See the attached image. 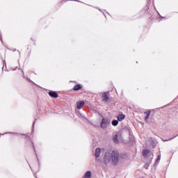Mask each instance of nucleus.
Listing matches in <instances>:
<instances>
[{"instance_id": "nucleus-10", "label": "nucleus", "mask_w": 178, "mask_h": 178, "mask_svg": "<svg viewBox=\"0 0 178 178\" xmlns=\"http://www.w3.org/2000/svg\"><path fill=\"white\" fill-rule=\"evenodd\" d=\"M81 87H82L81 85L77 84L74 86L73 90L74 91H79V90H81Z\"/></svg>"}, {"instance_id": "nucleus-14", "label": "nucleus", "mask_w": 178, "mask_h": 178, "mask_svg": "<svg viewBox=\"0 0 178 178\" xmlns=\"http://www.w3.org/2000/svg\"><path fill=\"white\" fill-rule=\"evenodd\" d=\"M149 5H151V1H148L147 3V8H146V10H148V9H149Z\"/></svg>"}, {"instance_id": "nucleus-2", "label": "nucleus", "mask_w": 178, "mask_h": 178, "mask_svg": "<svg viewBox=\"0 0 178 178\" xmlns=\"http://www.w3.org/2000/svg\"><path fill=\"white\" fill-rule=\"evenodd\" d=\"M111 126V120L109 118H102L100 127L103 129H108Z\"/></svg>"}, {"instance_id": "nucleus-20", "label": "nucleus", "mask_w": 178, "mask_h": 178, "mask_svg": "<svg viewBox=\"0 0 178 178\" xmlns=\"http://www.w3.org/2000/svg\"><path fill=\"white\" fill-rule=\"evenodd\" d=\"M80 116H81V118H84V117H83V115H81V114H80Z\"/></svg>"}, {"instance_id": "nucleus-15", "label": "nucleus", "mask_w": 178, "mask_h": 178, "mask_svg": "<svg viewBox=\"0 0 178 178\" xmlns=\"http://www.w3.org/2000/svg\"><path fill=\"white\" fill-rule=\"evenodd\" d=\"M159 161H161V154H159L158 156H157V159L156 160V162L157 163H159Z\"/></svg>"}, {"instance_id": "nucleus-8", "label": "nucleus", "mask_w": 178, "mask_h": 178, "mask_svg": "<svg viewBox=\"0 0 178 178\" xmlns=\"http://www.w3.org/2000/svg\"><path fill=\"white\" fill-rule=\"evenodd\" d=\"M99 155H101V149L97 148L95 152V156L99 158Z\"/></svg>"}, {"instance_id": "nucleus-17", "label": "nucleus", "mask_w": 178, "mask_h": 178, "mask_svg": "<svg viewBox=\"0 0 178 178\" xmlns=\"http://www.w3.org/2000/svg\"><path fill=\"white\" fill-rule=\"evenodd\" d=\"M0 40L1 41H2V35H1V33H0Z\"/></svg>"}, {"instance_id": "nucleus-3", "label": "nucleus", "mask_w": 178, "mask_h": 178, "mask_svg": "<svg viewBox=\"0 0 178 178\" xmlns=\"http://www.w3.org/2000/svg\"><path fill=\"white\" fill-rule=\"evenodd\" d=\"M102 97L103 101L104 102H108L110 99L109 95H108L106 92H102Z\"/></svg>"}, {"instance_id": "nucleus-16", "label": "nucleus", "mask_w": 178, "mask_h": 178, "mask_svg": "<svg viewBox=\"0 0 178 178\" xmlns=\"http://www.w3.org/2000/svg\"><path fill=\"white\" fill-rule=\"evenodd\" d=\"M176 137H177V135L173 137V138H170V139L165 140H164V141H170V140H173V138H176Z\"/></svg>"}, {"instance_id": "nucleus-19", "label": "nucleus", "mask_w": 178, "mask_h": 178, "mask_svg": "<svg viewBox=\"0 0 178 178\" xmlns=\"http://www.w3.org/2000/svg\"><path fill=\"white\" fill-rule=\"evenodd\" d=\"M6 134H12V132L6 133Z\"/></svg>"}, {"instance_id": "nucleus-18", "label": "nucleus", "mask_w": 178, "mask_h": 178, "mask_svg": "<svg viewBox=\"0 0 178 178\" xmlns=\"http://www.w3.org/2000/svg\"><path fill=\"white\" fill-rule=\"evenodd\" d=\"M34 124H35V120L33 122V127H34Z\"/></svg>"}, {"instance_id": "nucleus-4", "label": "nucleus", "mask_w": 178, "mask_h": 178, "mask_svg": "<svg viewBox=\"0 0 178 178\" xmlns=\"http://www.w3.org/2000/svg\"><path fill=\"white\" fill-rule=\"evenodd\" d=\"M126 118V115L124 114H119L117 115V119L118 122H123L124 119Z\"/></svg>"}, {"instance_id": "nucleus-9", "label": "nucleus", "mask_w": 178, "mask_h": 178, "mask_svg": "<svg viewBox=\"0 0 178 178\" xmlns=\"http://www.w3.org/2000/svg\"><path fill=\"white\" fill-rule=\"evenodd\" d=\"M144 114L146 115L145 117V122H148V119H149V115H151V111H146L144 113Z\"/></svg>"}, {"instance_id": "nucleus-11", "label": "nucleus", "mask_w": 178, "mask_h": 178, "mask_svg": "<svg viewBox=\"0 0 178 178\" xmlns=\"http://www.w3.org/2000/svg\"><path fill=\"white\" fill-rule=\"evenodd\" d=\"M84 178H91V172L87 171L84 175Z\"/></svg>"}, {"instance_id": "nucleus-1", "label": "nucleus", "mask_w": 178, "mask_h": 178, "mask_svg": "<svg viewBox=\"0 0 178 178\" xmlns=\"http://www.w3.org/2000/svg\"><path fill=\"white\" fill-rule=\"evenodd\" d=\"M104 162L105 165H108L111 162L113 163V165H118V162H119V152L116 151H113L111 153L106 152L104 157Z\"/></svg>"}, {"instance_id": "nucleus-21", "label": "nucleus", "mask_w": 178, "mask_h": 178, "mask_svg": "<svg viewBox=\"0 0 178 178\" xmlns=\"http://www.w3.org/2000/svg\"><path fill=\"white\" fill-rule=\"evenodd\" d=\"M33 149H34V151H35V148H34V146H33Z\"/></svg>"}, {"instance_id": "nucleus-12", "label": "nucleus", "mask_w": 178, "mask_h": 178, "mask_svg": "<svg viewBox=\"0 0 178 178\" xmlns=\"http://www.w3.org/2000/svg\"><path fill=\"white\" fill-rule=\"evenodd\" d=\"M111 124H113V126L116 127L119 124V121L116 120H113L111 122Z\"/></svg>"}, {"instance_id": "nucleus-6", "label": "nucleus", "mask_w": 178, "mask_h": 178, "mask_svg": "<svg viewBox=\"0 0 178 178\" xmlns=\"http://www.w3.org/2000/svg\"><path fill=\"white\" fill-rule=\"evenodd\" d=\"M84 101H79L76 103V108L77 109H81L83 106H84Z\"/></svg>"}, {"instance_id": "nucleus-13", "label": "nucleus", "mask_w": 178, "mask_h": 178, "mask_svg": "<svg viewBox=\"0 0 178 178\" xmlns=\"http://www.w3.org/2000/svg\"><path fill=\"white\" fill-rule=\"evenodd\" d=\"M148 154H149V151L148 149L143 150V156H147Z\"/></svg>"}, {"instance_id": "nucleus-7", "label": "nucleus", "mask_w": 178, "mask_h": 178, "mask_svg": "<svg viewBox=\"0 0 178 178\" xmlns=\"http://www.w3.org/2000/svg\"><path fill=\"white\" fill-rule=\"evenodd\" d=\"M113 141L115 143V144H119V140H118V132H115L113 135Z\"/></svg>"}, {"instance_id": "nucleus-5", "label": "nucleus", "mask_w": 178, "mask_h": 178, "mask_svg": "<svg viewBox=\"0 0 178 178\" xmlns=\"http://www.w3.org/2000/svg\"><path fill=\"white\" fill-rule=\"evenodd\" d=\"M49 95L51 97V98H58V97H59V95H58V93L55 91H50L49 92Z\"/></svg>"}]
</instances>
